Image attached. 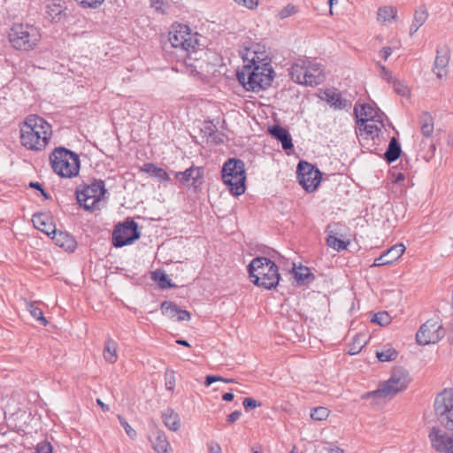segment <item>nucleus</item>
Masks as SVG:
<instances>
[{"mask_svg":"<svg viewBox=\"0 0 453 453\" xmlns=\"http://www.w3.org/2000/svg\"><path fill=\"white\" fill-rule=\"evenodd\" d=\"M51 134L49 123L37 115H30L20 127V142L28 150H41L47 146Z\"/></svg>","mask_w":453,"mask_h":453,"instance_id":"nucleus-1","label":"nucleus"},{"mask_svg":"<svg viewBox=\"0 0 453 453\" xmlns=\"http://www.w3.org/2000/svg\"><path fill=\"white\" fill-rule=\"evenodd\" d=\"M251 282L265 289L275 288L280 280L278 266L274 262L265 257H257L251 260L248 266Z\"/></svg>","mask_w":453,"mask_h":453,"instance_id":"nucleus-2","label":"nucleus"},{"mask_svg":"<svg viewBox=\"0 0 453 453\" xmlns=\"http://www.w3.org/2000/svg\"><path fill=\"white\" fill-rule=\"evenodd\" d=\"M271 64L264 62L257 65H243L237 73L239 82L247 89L258 92L268 88L273 81Z\"/></svg>","mask_w":453,"mask_h":453,"instance_id":"nucleus-3","label":"nucleus"},{"mask_svg":"<svg viewBox=\"0 0 453 453\" xmlns=\"http://www.w3.org/2000/svg\"><path fill=\"white\" fill-rule=\"evenodd\" d=\"M168 40L172 47L185 53V56L189 58H192V54H196L200 46L198 34L192 33L188 26L180 23L171 26Z\"/></svg>","mask_w":453,"mask_h":453,"instance_id":"nucleus-4","label":"nucleus"},{"mask_svg":"<svg viewBox=\"0 0 453 453\" xmlns=\"http://www.w3.org/2000/svg\"><path fill=\"white\" fill-rule=\"evenodd\" d=\"M221 173L223 182L233 196H238L245 192L246 173L241 159H228L223 165Z\"/></svg>","mask_w":453,"mask_h":453,"instance_id":"nucleus-5","label":"nucleus"},{"mask_svg":"<svg viewBox=\"0 0 453 453\" xmlns=\"http://www.w3.org/2000/svg\"><path fill=\"white\" fill-rule=\"evenodd\" d=\"M410 381L409 372L403 368H396L392 372L390 378L387 381L381 383L377 390L369 393V395L383 398H392L397 393L406 389Z\"/></svg>","mask_w":453,"mask_h":453,"instance_id":"nucleus-6","label":"nucleus"},{"mask_svg":"<svg viewBox=\"0 0 453 453\" xmlns=\"http://www.w3.org/2000/svg\"><path fill=\"white\" fill-rule=\"evenodd\" d=\"M434 409L438 422L453 434L452 388H445L436 395Z\"/></svg>","mask_w":453,"mask_h":453,"instance_id":"nucleus-7","label":"nucleus"},{"mask_svg":"<svg viewBox=\"0 0 453 453\" xmlns=\"http://www.w3.org/2000/svg\"><path fill=\"white\" fill-rule=\"evenodd\" d=\"M40 39L37 29L32 26L17 24L9 33V41L17 50H32Z\"/></svg>","mask_w":453,"mask_h":453,"instance_id":"nucleus-8","label":"nucleus"},{"mask_svg":"<svg viewBox=\"0 0 453 453\" xmlns=\"http://www.w3.org/2000/svg\"><path fill=\"white\" fill-rule=\"evenodd\" d=\"M105 193L104 182L101 180H95L90 185L76 192V199L80 206L86 211H95L99 209Z\"/></svg>","mask_w":453,"mask_h":453,"instance_id":"nucleus-9","label":"nucleus"},{"mask_svg":"<svg viewBox=\"0 0 453 453\" xmlns=\"http://www.w3.org/2000/svg\"><path fill=\"white\" fill-rule=\"evenodd\" d=\"M296 174L299 184L309 193L318 188L322 178L319 170L305 161L298 163Z\"/></svg>","mask_w":453,"mask_h":453,"instance_id":"nucleus-10","label":"nucleus"},{"mask_svg":"<svg viewBox=\"0 0 453 453\" xmlns=\"http://www.w3.org/2000/svg\"><path fill=\"white\" fill-rule=\"evenodd\" d=\"M80 171L79 156L64 147H58V176L73 178Z\"/></svg>","mask_w":453,"mask_h":453,"instance_id":"nucleus-11","label":"nucleus"},{"mask_svg":"<svg viewBox=\"0 0 453 453\" xmlns=\"http://www.w3.org/2000/svg\"><path fill=\"white\" fill-rule=\"evenodd\" d=\"M139 238L138 225L134 220H127L123 224H119L112 234V242L115 247L131 244Z\"/></svg>","mask_w":453,"mask_h":453,"instance_id":"nucleus-12","label":"nucleus"},{"mask_svg":"<svg viewBox=\"0 0 453 453\" xmlns=\"http://www.w3.org/2000/svg\"><path fill=\"white\" fill-rule=\"evenodd\" d=\"M240 54L244 65L253 66L262 65L264 62L271 64L269 52L266 50L265 46L259 42H250L248 45H243Z\"/></svg>","mask_w":453,"mask_h":453,"instance_id":"nucleus-13","label":"nucleus"},{"mask_svg":"<svg viewBox=\"0 0 453 453\" xmlns=\"http://www.w3.org/2000/svg\"><path fill=\"white\" fill-rule=\"evenodd\" d=\"M444 336L441 325L434 319L424 323L416 334V341L419 345L434 344Z\"/></svg>","mask_w":453,"mask_h":453,"instance_id":"nucleus-14","label":"nucleus"},{"mask_svg":"<svg viewBox=\"0 0 453 453\" xmlns=\"http://www.w3.org/2000/svg\"><path fill=\"white\" fill-rule=\"evenodd\" d=\"M305 66L306 74L304 78L307 80V82H305L304 85L317 86L324 81L325 75L320 64L310 58H306Z\"/></svg>","mask_w":453,"mask_h":453,"instance_id":"nucleus-15","label":"nucleus"},{"mask_svg":"<svg viewBox=\"0 0 453 453\" xmlns=\"http://www.w3.org/2000/svg\"><path fill=\"white\" fill-rule=\"evenodd\" d=\"M174 175L181 184L196 188L201 184L200 180L203 176V170L201 167L191 166L183 172H176Z\"/></svg>","mask_w":453,"mask_h":453,"instance_id":"nucleus-16","label":"nucleus"},{"mask_svg":"<svg viewBox=\"0 0 453 453\" xmlns=\"http://www.w3.org/2000/svg\"><path fill=\"white\" fill-rule=\"evenodd\" d=\"M449 56L450 51L447 46H442L437 49L433 69L437 78L441 79L447 76Z\"/></svg>","mask_w":453,"mask_h":453,"instance_id":"nucleus-17","label":"nucleus"},{"mask_svg":"<svg viewBox=\"0 0 453 453\" xmlns=\"http://www.w3.org/2000/svg\"><path fill=\"white\" fill-rule=\"evenodd\" d=\"M32 222L36 229L42 231L48 236H51L52 239L55 238L57 226L50 215L47 213H35L33 216Z\"/></svg>","mask_w":453,"mask_h":453,"instance_id":"nucleus-18","label":"nucleus"},{"mask_svg":"<svg viewBox=\"0 0 453 453\" xmlns=\"http://www.w3.org/2000/svg\"><path fill=\"white\" fill-rule=\"evenodd\" d=\"M384 118H378L373 119H361L357 123V127L360 131V134L363 135V132L372 139L379 136L380 132L384 128L385 125L383 122Z\"/></svg>","mask_w":453,"mask_h":453,"instance_id":"nucleus-19","label":"nucleus"},{"mask_svg":"<svg viewBox=\"0 0 453 453\" xmlns=\"http://www.w3.org/2000/svg\"><path fill=\"white\" fill-rule=\"evenodd\" d=\"M161 311L165 317L174 321H187L191 318V315L188 311L180 309L172 302H163L161 304Z\"/></svg>","mask_w":453,"mask_h":453,"instance_id":"nucleus-20","label":"nucleus"},{"mask_svg":"<svg viewBox=\"0 0 453 453\" xmlns=\"http://www.w3.org/2000/svg\"><path fill=\"white\" fill-rule=\"evenodd\" d=\"M354 114L357 119V123L359 122L361 119L365 120V119H373L378 118H385L383 112H381L379 109L373 108L369 104H356L354 107Z\"/></svg>","mask_w":453,"mask_h":453,"instance_id":"nucleus-21","label":"nucleus"},{"mask_svg":"<svg viewBox=\"0 0 453 453\" xmlns=\"http://www.w3.org/2000/svg\"><path fill=\"white\" fill-rule=\"evenodd\" d=\"M324 99L327 104L335 110H342L350 108L351 106V103L349 101L342 98L341 93L334 90L326 89L324 92Z\"/></svg>","mask_w":453,"mask_h":453,"instance_id":"nucleus-22","label":"nucleus"},{"mask_svg":"<svg viewBox=\"0 0 453 453\" xmlns=\"http://www.w3.org/2000/svg\"><path fill=\"white\" fill-rule=\"evenodd\" d=\"M269 133L281 142V146L285 150L293 148L292 137L286 128L274 125L269 128Z\"/></svg>","mask_w":453,"mask_h":453,"instance_id":"nucleus-23","label":"nucleus"},{"mask_svg":"<svg viewBox=\"0 0 453 453\" xmlns=\"http://www.w3.org/2000/svg\"><path fill=\"white\" fill-rule=\"evenodd\" d=\"M306 58H299L292 64L289 68V76L291 80L298 84L304 85L307 80L304 78Z\"/></svg>","mask_w":453,"mask_h":453,"instance_id":"nucleus-24","label":"nucleus"},{"mask_svg":"<svg viewBox=\"0 0 453 453\" xmlns=\"http://www.w3.org/2000/svg\"><path fill=\"white\" fill-rule=\"evenodd\" d=\"M162 419L165 426L173 432L178 431L180 427V416L172 409H167L165 412H163Z\"/></svg>","mask_w":453,"mask_h":453,"instance_id":"nucleus-25","label":"nucleus"},{"mask_svg":"<svg viewBox=\"0 0 453 453\" xmlns=\"http://www.w3.org/2000/svg\"><path fill=\"white\" fill-rule=\"evenodd\" d=\"M117 349L118 343L114 340L108 338L105 341L103 352V356L105 361H107L110 364H114L117 361Z\"/></svg>","mask_w":453,"mask_h":453,"instance_id":"nucleus-26","label":"nucleus"},{"mask_svg":"<svg viewBox=\"0 0 453 453\" xmlns=\"http://www.w3.org/2000/svg\"><path fill=\"white\" fill-rule=\"evenodd\" d=\"M141 169L142 172L157 178L161 181H167L169 180L168 173L164 169L156 166L152 163L144 164Z\"/></svg>","mask_w":453,"mask_h":453,"instance_id":"nucleus-27","label":"nucleus"},{"mask_svg":"<svg viewBox=\"0 0 453 453\" xmlns=\"http://www.w3.org/2000/svg\"><path fill=\"white\" fill-rule=\"evenodd\" d=\"M331 226H327L326 232L328 233L326 238V244L337 251H341L347 249L349 242H345L343 240L339 239L336 236V233L330 229Z\"/></svg>","mask_w":453,"mask_h":453,"instance_id":"nucleus-28","label":"nucleus"},{"mask_svg":"<svg viewBox=\"0 0 453 453\" xmlns=\"http://www.w3.org/2000/svg\"><path fill=\"white\" fill-rule=\"evenodd\" d=\"M77 242L73 236L65 232L58 231V247L67 252H73L76 249Z\"/></svg>","mask_w":453,"mask_h":453,"instance_id":"nucleus-29","label":"nucleus"},{"mask_svg":"<svg viewBox=\"0 0 453 453\" xmlns=\"http://www.w3.org/2000/svg\"><path fill=\"white\" fill-rule=\"evenodd\" d=\"M398 352L391 345H384L376 350V357L380 362H389L396 359Z\"/></svg>","mask_w":453,"mask_h":453,"instance_id":"nucleus-30","label":"nucleus"},{"mask_svg":"<svg viewBox=\"0 0 453 453\" xmlns=\"http://www.w3.org/2000/svg\"><path fill=\"white\" fill-rule=\"evenodd\" d=\"M401 155V147L395 138H392L385 152V159L388 163L395 161Z\"/></svg>","mask_w":453,"mask_h":453,"instance_id":"nucleus-31","label":"nucleus"},{"mask_svg":"<svg viewBox=\"0 0 453 453\" xmlns=\"http://www.w3.org/2000/svg\"><path fill=\"white\" fill-rule=\"evenodd\" d=\"M427 12L425 8H421L415 12L413 22L410 27V35H414L418 28L426 22L427 19Z\"/></svg>","mask_w":453,"mask_h":453,"instance_id":"nucleus-32","label":"nucleus"},{"mask_svg":"<svg viewBox=\"0 0 453 453\" xmlns=\"http://www.w3.org/2000/svg\"><path fill=\"white\" fill-rule=\"evenodd\" d=\"M153 449L157 453H169L171 446L164 433L158 432L155 441L152 442Z\"/></svg>","mask_w":453,"mask_h":453,"instance_id":"nucleus-33","label":"nucleus"},{"mask_svg":"<svg viewBox=\"0 0 453 453\" xmlns=\"http://www.w3.org/2000/svg\"><path fill=\"white\" fill-rule=\"evenodd\" d=\"M405 251V246L403 243H398L392 246L383 253V256L388 258L389 265L400 258Z\"/></svg>","mask_w":453,"mask_h":453,"instance_id":"nucleus-34","label":"nucleus"},{"mask_svg":"<svg viewBox=\"0 0 453 453\" xmlns=\"http://www.w3.org/2000/svg\"><path fill=\"white\" fill-rule=\"evenodd\" d=\"M396 16L397 11L393 6H382L378 10V20L380 22L395 20Z\"/></svg>","mask_w":453,"mask_h":453,"instance_id":"nucleus-35","label":"nucleus"},{"mask_svg":"<svg viewBox=\"0 0 453 453\" xmlns=\"http://www.w3.org/2000/svg\"><path fill=\"white\" fill-rule=\"evenodd\" d=\"M421 132L425 136H430L434 132L433 118L427 112L422 113L420 116Z\"/></svg>","mask_w":453,"mask_h":453,"instance_id":"nucleus-36","label":"nucleus"},{"mask_svg":"<svg viewBox=\"0 0 453 453\" xmlns=\"http://www.w3.org/2000/svg\"><path fill=\"white\" fill-rule=\"evenodd\" d=\"M25 308L36 320L41 321L43 325L47 324L46 319L43 317L42 311L34 302L25 301Z\"/></svg>","mask_w":453,"mask_h":453,"instance_id":"nucleus-37","label":"nucleus"},{"mask_svg":"<svg viewBox=\"0 0 453 453\" xmlns=\"http://www.w3.org/2000/svg\"><path fill=\"white\" fill-rule=\"evenodd\" d=\"M365 344V336L364 334H357L353 338L352 342L349 344L348 353L349 355H356L362 350Z\"/></svg>","mask_w":453,"mask_h":453,"instance_id":"nucleus-38","label":"nucleus"},{"mask_svg":"<svg viewBox=\"0 0 453 453\" xmlns=\"http://www.w3.org/2000/svg\"><path fill=\"white\" fill-rule=\"evenodd\" d=\"M152 279L157 282L161 288H173L168 275L162 270H157L152 273Z\"/></svg>","mask_w":453,"mask_h":453,"instance_id":"nucleus-39","label":"nucleus"},{"mask_svg":"<svg viewBox=\"0 0 453 453\" xmlns=\"http://www.w3.org/2000/svg\"><path fill=\"white\" fill-rule=\"evenodd\" d=\"M329 410L326 407H316L311 410V418L317 421L325 420L329 416Z\"/></svg>","mask_w":453,"mask_h":453,"instance_id":"nucleus-40","label":"nucleus"},{"mask_svg":"<svg viewBox=\"0 0 453 453\" xmlns=\"http://www.w3.org/2000/svg\"><path fill=\"white\" fill-rule=\"evenodd\" d=\"M295 278L297 281L303 282L304 280H308L309 278H313L312 273H311L310 269L306 266H299L298 268L295 269Z\"/></svg>","mask_w":453,"mask_h":453,"instance_id":"nucleus-41","label":"nucleus"},{"mask_svg":"<svg viewBox=\"0 0 453 453\" xmlns=\"http://www.w3.org/2000/svg\"><path fill=\"white\" fill-rule=\"evenodd\" d=\"M391 317L387 311H380L373 315L372 321L380 326H385L390 324Z\"/></svg>","mask_w":453,"mask_h":453,"instance_id":"nucleus-42","label":"nucleus"},{"mask_svg":"<svg viewBox=\"0 0 453 453\" xmlns=\"http://www.w3.org/2000/svg\"><path fill=\"white\" fill-rule=\"evenodd\" d=\"M118 419L119 420L120 425L124 428L125 432L131 439L136 438V431L127 422V420L121 416L118 415Z\"/></svg>","mask_w":453,"mask_h":453,"instance_id":"nucleus-43","label":"nucleus"},{"mask_svg":"<svg viewBox=\"0 0 453 453\" xmlns=\"http://www.w3.org/2000/svg\"><path fill=\"white\" fill-rule=\"evenodd\" d=\"M296 6L292 4H288L283 9L280 10V12H279V17L280 19H283L296 14Z\"/></svg>","mask_w":453,"mask_h":453,"instance_id":"nucleus-44","label":"nucleus"},{"mask_svg":"<svg viewBox=\"0 0 453 453\" xmlns=\"http://www.w3.org/2000/svg\"><path fill=\"white\" fill-rule=\"evenodd\" d=\"M393 86H394L395 91L397 94H399V95H401L403 96H405L409 95V88L403 82H401L399 81H393Z\"/></svg>","mask_w":453,"mask_h":453,"instance_id":"nucleus-45","label":"nucleus"},{"mask_svg":"<svg viewBox=\"0 0 453 453\" xmlns=\"http://www.w3.org/2000/svg\"><path fill=\"white\" fill-rule=\"evenodd\" d=\"M104 0H79L80 4L83 8H92L96 9L99 7Z\"/></svg>","mask_w":453,"mask_h":453,"instance_id":"nucleus-46","label":"nucleus"},{"mask_svg":"<svg viewBox=\"0 0 453 453\" xmlns=\"http://www.w3.org/2000/svg\"><path fill=\"white\" fill-rule=\"evenodd\" d=\"M175 385V377L173 372H167L165 373V388L169 391H173Z\"/></svg>","mask_w":453,"mask_h":453,"instance_id":"nucleus-47","label":"nucleus"},{"mask_svg":"<svg viewBox=\"0 0 453 453\" xmlns=\"http://www.w3.org/2000/svg\"><path fill=\"white\" fill-rule=\"evenodd\" d=\"M243 407L246 411H249L250 409H254L257 407H259L261 405L260 403L257 402L253 398L247 397L243 400Z\"/></svg>","mask_w":453,"mask_h":453,"instance_id":"nucleus-48","label":"nucleus"},{"mask_svg":"<svg viewBox=\"0 0 453 453\" xmlns=\"http://www.w3.org/2000/svg\"><path fill=\"white\" fill-rule=\"evenodd\" d=\"M240 5H243L250 10L257 8L258 5V0H234Z\"/></svg>","mask_w":453,"mask_h":453,"instance_id":"nucleus-49","label":"nucleus"},{"mask_svg":"<svg viewBox=\"0 0 453 453\" xmlns=\"http://www.w3.org/2000/svg\"><path fill=\"white\" fill-rule=\"evenodd\" d=\"M225 378L217 375H207L205 377L204 386L209 387L214 382L222 381L224 382Z\"/></svg>","mask_w":453,"mask_h":453,"instance_id":"nucleus-50","label":"nucleus"},{"mask_svg":"<svg viewBox=\"0 0 453 453\" xmlns=\"http://www.w3.org/2000/svg\"><path fill=\"white\" fill-rule=\"evenodd\" d=\"M36 453H52V446L50 443H40L36 447Z\"/></svg>","mask_w":453,"mask_h":453,"instance_id":"nucleus-51","label":"nucleus"},{"mask_svg":"<svg viewBox=\"0 0 453 453\" xmlns=\"http://www.w3.org/2000/svg\"><path fill=\"white\" fill-rule=\"evenodd\" d=\"M57 6V4H55L54 0H52L51 4H48L46 5V14L49 16V18L53 20L55 17L57 16V13L55 12V7Z\"/></svg>","mask_w":453,"mask_h":453,"instance_id":"nucleus-52","label":"nucleus"},{"mask_svg":"<svg viewBox=\"0 0 453 453\" xmlns=\"http://www.w3.org/2000/svg\"><path fill=\"white\" fill-rule=\"evenodd\" d=\"M50 163L54 173H57V148L50 155Z\"/></svg>","mask_w":453,"mask_h":453,"instance_id":"nucleus-53","label":"nucleus"},{"mask_svg":"<svg viewBox=\"0 0 453 453\" xmlns=\"http://www.w3.org/2000/svg\"><path fill=\"white\" fill-rule=\"evenodd\" d=\"M386 265H389V261L383 256V254H381L379 257L374 259L372 266H381Z\"/></svg>","mask_w":453,"mask_h":453,"instance_id":"nucleus-54","label":"nucleus"},{"mask_svg":"<svg viewBox=\"0 0 453 453\" xmlns=\"http://www.w3.org/2000/svg\"><path fill=\"white\" fill-rule=\"evenodd\" d=\"M380 68L381 70L380 75L383 79L387 80L388 81H391L392 80V73L389 70H388L384 65H380Z\"/></svg>","mask_w":453,"mask_h":453,"instance_id":"nucleus-55","label":"nucleus"},{"mask_svg":"<svg viewBox=\"0 0 453 453\" xmlns=\"http://www.w3.org/2000/svg\"><path fill=\"white\" fill-rule=\"evenodd\" d=\"M241 416L242 412L240 411H234L227 416L226 420L229 423H234L236 420L240 418Z\"/></svg>","mask_w":453,"mask_h":453,"instance_id":"nucleus-56","label":"nucleus"},{"mask_svg":"<svg viewBox=\"0 0 453 453\" xmlns=\"http://www.w3.org/2000/svg\"><path fill=\"white\" fill-rule=\"evenodd\" d=\"M208 449L210 453H221V448L217 442H211L208 445Z\"/></svg>","mask_w":453,"mask_h":453,"instance_id":"nucleus-57","label":"nucleus"},{"mask_svg":"<svg viewBox=\"0 0 453 453\" xmlns=\"http://www.w3.org/2000/svg\"><path fill=\"white\" fill-rule=\"evenodd\" d=\"M326 450L327 453H344L342 449L334 445H329V447L326 448Z\"/></svg>","mask_w":453,"mask_h":453,"instance_id":"nucleus-58","label":"nucleus"},{"mask_svg":"<svg viewBox=\"0 0 453 453\" xmlns=\"http://www.w3.org/2000/svg\"><path fill=\"white\" fill-rule=\"evenodd\" d=\"M392 54V49L390 47H384L380 51V56L387 60L388 58Z\"/></svg>","mask_w":453,"mask_h":453,"instance_id":"nucleus-59","label":"nucleus"},{"mask_svg":"<svg viewBox=\"0 0 453 453\" xmlns=\"http://www.w3.org/2000/svg\"><path fill=\"white\" fill-rule=\"evenodd\" d=\"M163 0H154L151 3V6L155 8L157 11H163L162 9Z\"/></svg>","mask_w":453,"mask_h":453,"instance_id":"nucleus-60","label":"nucleus"},{"mask_svg":"<svg viewBox=\"0 0 453 453\" xmlns=\"http://www.w3.org/2000/svg\"><path fill=\"white\" fill-rule=\"evenodd\" d=\"M234 395L232 392H227V393H225L223 395H222V399L226 402H231L233 401Z\"/></svg>","mask_w":453,"mask_h":453,"instance_id":"nucleus-61","label":"nucleus"},{"mask_svg":"<svg viewBox=\"0 0 453 453\" xmlns=\"http://www.w3.org/2000/svg\"><path fill=\"white\" fill-rule=\"evenodd\" d=\"M96 403H97V404L101 407V409H102L104 411H109V407H108V405H106L105 403H104L102 402V400H101V399H97V400H96Z\"/></svg>","mask_w":453,"mask_h":453,"instance_id":"nucleus-62","label":"nucleus"},{"mask_svg":"<svg viewBox=\"0 0 453 453\" xmlns=\"http://www.w3.org/2000/svg\"><path fill=\"white\" fill-rule=\"evenodd\" d=\"M29 187L33 188H35V189H38L40 191L42 189V185L40 183H38V182H30L29 183Z\"/></svg>","mask_w":453,"mask_h":453,"instance_id":"nucleus-63","label":"nucleus"},{"mask_svg":"<svg viewBox=\"0 0 453 453\" xmlns=\"http://www.w3.org/2000/svg\"><path fill=\"white\" fill-rule=\"evenodd\" d=\"M176 343L180 344V345H182V346H187V347L189 346V343L187 341H185V340H177Z\"/></svg>","mask_w":453,"mask_h":453,"instance_id":"nucleus-64","label":"nucleus"}]
</instances>
